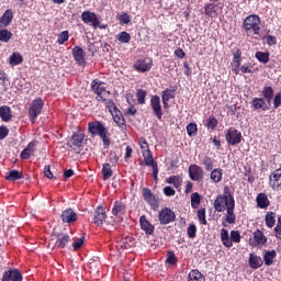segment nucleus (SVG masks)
I'll return each mask as SVG.
<instances>
[{
    "label": "nucleus",
    "mask_w": 281,
    "mask_h": 281,
    "mask_svg": "<svg viewBox=\"0 0 281 281\" xmlns=\"http://www.w3.org/2000/svg\"><path fill=\"white\" fill-rule=\"evenodd\" d=\"M196 131H198V127H196L195 123H190L187 126V133L190 137H194V135H196Z\"/></svg>",
    "instance_id": "nucleus-53"
},
{
    "label": "nucleus",
    "mask_w": 281,
    "mask_h": 281,
    "mask_svg": "<svg viewBox=\"0 0 281 281\" xmlns=\"http://www.w3.org/2000/svg\"><path fill=\"white\" fill-rule=\"evenodd\" d=\"M0 117L2 122H10L12 120V109L8 105L0 106Z\"/></svg>",
    "instance_id": "nucleus-26"
},
{
    "label": "nucleus",
    "mask_w": 281,
    "mask_h": 281,
    "mask_svg": "<svg viewBox=\"0 0 281 281\" xmlns=\"http://www.w3.org/2000/svg\"><path fill=\"white\" fill-rule=\"evenodd\" d=\"M164 194L166 196H175L176 191H175V189H172V187H165L164 188Z\"/></svg>",
    "instance_id": "nucleus-60"
},
{
    "label": "nucleus",
    "mask_w": 281,
    "mask_h": 281,
    "mask_svg": "<svg viewBox=\"0 0 281 281\" xmlns=\"http://www.w3.org/2000/svg\"><path fill=\"white\" fill-rule=\"evenodd\" d=\"M57 238V247L59 249H65L67 245L71 241V237L65 233H59L56 235Z\"/></svg>",
    "instance_id": "nucleus-22"
},
{
    "label": "nucleus",
    "mask_w": 281,
    "mask_h": 281,
    "mask_svg": "<svg viewBox=\"0 0 281 281\" xmlns=\"http://www.w3.org/2000/svg\"><path fill=\"white\" fill-rule=\"evenodd\" d=\"M206 126L207 128H216V126H218V120H216V117L214 116H209L207 121H206Z\"/></svg>",
    "instance_id": "nucleus-52"
},
{
    "label": "nucleus",
    "mask_w": 281,
    "mask_h": 281,
    "mask_svg": "<svg viewBox=\"0 0 281 281\" xmlns=\"http://www.w3.org/2000/svg\"><path fill=\"white\" fill-rule=\"evenodd\" d=\"M204 13L206 14V16H210L211 19H214V16L218 15V12H216V4H206L204 7Z\"/></svg>",
    "instance_id": "nucleus-31"
},
{
    "label": "nucleus",
    "mask_w": 281,
    "mask_h": 281,
    "mask_svg": "<svg viewBox=\"0 0 281 281\" xmlns=\"http://www.w3.org/2000/svg\"><path fill=\"white\" fill-rule=\"evenodd\" d=\"M252 106L255 109H262V111H267L265 99L262 98L252 99Z\"/></svg>",
    "instance_id": "nucleus-42"
},
{
    "label": "nucleus",
    "mask_w": 281,
    "mask_h": 281,
    "mask_svg": "<svg viewBox=\"0 0 281 281\" xmlns=\"http://www.w3.org/2000/svg\"><path fill=\"white\" fill-rule=\"evenodd\" d=\"M255 56L257 60H259V63H263V65L269 63V53L257 52Z\"/></svg>",
    "instance_id": "nucleus-46"
},
{
    "label": "nucleus",
    "mask_w": 281,
    "mask_h": 281,
    "mask_svg": "<svg viewBox=\"0 0 281 281\" xmlns=\"http://www.w3.org/2000/svg\"><path fill=\"white\" fill-rule=\"evenodd\" d=\"M10 133V131L8 130V127L5 126H1L0 127V140L1 139H5L7 135Z\"/></svg>",
    "instance_id": "nucleus-61"
},
{
    "label": "nucleus",
    "mask_w": 281,
    "mask_h": 281,
    "mask_svg": "<svg viewBox=\"0 0 281 281\" xmlns=\"http://www.w3.org/2000/svg\"><path fill=\"white\" fill-rule=\"evenodd\" d=\"M189 177L192 181H201L203 179V168L198 165H190Z\"/></svg>",
    "instance_id": "nucleus-12"
},
{
    "label": "nucleus",
    "mask_w": 281,
    "mask_h": 281,
    "mask_svg": "<svg viewBox=\"0 0 281 281\" xmlns=\"http://www.w3.org/2000/svg\"><path fill=\"white\" fill-rule=\"evenodd\" d=\"M146 95H147L146 90H142V89L137 90L136 98H137L138 104H146Z\"/></svg>",
    "instance_id": "nucleus-48"
},
{
    "label": "nucleus",
    "mask_w": 281,
    "mask_h": 281,
    "mask_svg": "<svg viewBox=\"0 0 281 281\" xmlns=\"http://www.w3.org/2000/svg\"><path fill=\"white\" fill-rule=\"evenodd\" d=\"M267 243V236H265V233L262 231L257 229L254 233V240L250 239L249 245L251 247H258L259 245H265Z\"/></svg>",
    "instance_id": "nucleus-13"
},
{
    "label": "nucleus",
    "mask_w": 281,
    "mask_h": 281,
    "mask_svg": "<svg viewBox=\"0 0 281 281\" xmlns=\"http://www.w3.org/2000/svg\"><path fill=\"white\" fill-rule=\"evenodd\" d=\"M188 281H205V277L199 270H192L189 273Z\"/></svg>",
    "instance_id": "nucleus-33"
},
{
    "label": "nucleus",
    "mask_w": 281,
    "mask_h": 281,
    "mask_svg": "<svg viewBox=\"0 0 281 281\" xmlns=\"http://www.w3.org/2000/svg\"><path fill=\"white\" fill-rule=\"evenodd\" d=\"M103 82L95 79L92 81L91 87H92V91L98 95L97 100L101 101L104 100V98H106V95H109V91H106V88H104Z\"/></svg>",
    "instance_id": "nucleus-5"
},
{
    "label": "nucleus",
    "mask_w": 281,
    "mask_h": 281,
    "mask_svg": "<svg viewBox=\"0 0 281 281\" xmlns=\"http://www.w3.org/2000/svg\"><path fill=\"white\" fill-rule=\"evenodd\" d=\"M102 175H103L104 181H108L110 177H113V170L111 169V164L109 162L103 164Z\"/></svg>",
    "instance_id": "nucleus-38"
},
{
    "label": "nucleus",
    "mask_w": 281,
    "mask_h": 281,
    "mask_svg": "<svg viewBox=\"0 0 281 281\" xmlns=\"http://www.w3.org/2000/svg\"><path fill=\"white\" fill-rule=\"evenodd\" d=\"M114 122L120 126V128H126V123L124 121V116L119 111V113L113 112Z\"/></svg>",
    "instance_id": "nucleus-36"
},
{
    "label": "nucleus",
    "mask_w": 281,
    "mask_h": 281,
    "mask_svg": "<svg viewBox=\"0 0 281 281\" xmlns=\"http://www.w3.org/2000/svg\"><path fill=\"white\" fill-rule=\"evenodd\" d=\"M203 166L207 172H212V170H214V161L207 156L203 159Z\"/></svg>",
    "instance_id": "nucleus-47"
},
{
    "label": "nucleus",
    "mask_w": 281,
    "mask_h": 281,
    "mask_svg": "<svg viewBox=\"0 0 281 281\" xmlns=\"http://www.w3.org/2000/svg\"><path fill=\"white\" fill-rule=\"evenodd\" d=\"M144 159H145V166H155L157 162L153 158V153H150V149H147V151L144 154Z\"/></svg>",
    "instance_id": "nucleus-40"
},
{
    "label": "nucleus",
    "mask_w": 281,
    "mask_h": 281,
    "mask_svg": "<svg viewBox=\"0 0 281 281\" xmlns=\"http://www.w3.org/2000/svg\"><path fill=\"white\" fill-rule=\"evenodd\" d=\"M61 221L63 223H76L78 221V214L71 209H66L61 213Z\"/></svg>",
    "instance_id": "nucleus-18"
},
{
    "label": "nucleus",
    "mask_w": 281,
    "mask_h": 281,
    "mask_svg": "<svg viewBox=\"0 0 281 281\" xmlns=\"http://www.w3.org/2000/svg\"><path fill=\"white\" fill-rule=\"evenodd\" d=\"M44 175L48 179H54V173H52V169L49 168V166L44 167Z\"/></svg>",
    "instance_id": "nucleus-63"
},
{
    "label": "nucleus",
    "mask_w": 281,
    "mask_h": 281,
    "mask_svg": "<svg viewBox=\"0 0 281 281\" xmlns=\"http://www.w3.org/2000/svg\"><path fill=\"white\" fill-rule=\"evenodd\" d=\"M117 42L119 43H131V34L127 32L123 31L119 35H116Z\"/></svg>",
    "instance_id": "nucleus-45"
},
{
    "label": "nucleus",
    "mask_w": 281,
    "mask_h": 281,
    "mask_svg": "<svg viewBox=\"0 0 281 281\" xmlns=\"http://www.w3.org/2000/svg\"><path fill=\"white\" fill-rule=\"evenodd\" d=\"M278 256V252L276 250H267L263 255V262L267 267H271L273 265V260Z\"/></svg>",
    "instance_id": "nucleus-28"
},
{
    "label": "nucleus",
    "mask_w": 281,
    "mask_h": 281,
    "mask_svg": "<svg viewBox=\"0 0 281 281\" xmlns=\"http://www.w3.org/2000/svg\"><path fill=\"white\" fill-rule=\"evenodd\" d=\"M266 43H268L269 45H276L278 43V40H276V36L273 35H267Z\"/></svg>",
    "instance_id": "nucleus-62"
},
{
    "label": "nucleus",
    "mask_w": 281,
    "mask_h": 281,
    "mask_svg": "<svg viewBox=\"0 0 281 281\" xmlns=\"http://www.w3.org/2000/svg\"><path fill=\"white\" fill-rule=\"evenodd\" d=\"M224 194L225 195H218L215 199L214 209L216 212H225L226 210V223L234 225V223H236V213H234L236 201L232 193H229V187L224 188Z\"/></svg>",
    "instance_id": "nucleus-1"
},
{
    "label": "nucleus",
    "mask_w": 281,
    "mask_h": 281,
    "mask_svg": "<svg viewBox=\"0 0 281 281\" xmlns=\"http://www.w3.org/2000/svg\"><path fill=\"white\" fill-rule=\"evenodd\" d=\"M270 204H271V202L269 201V196H267L266 193H259L257 195L258 207H260L261 210H265V209L269 207Z\"/></svg>",
    "instance_id": "nucleus-25"
},
{
    "label": "nucleus",
    "mask_w": 281,
    "mask_h": 281,
    "mask_svg": "<svg viewBox=\"0 0 281 281\" xmlns=\"http://www.w3.org/2000/svg\"><path fill=\"white\" fill-rule=\"evenodd\" d=\"M177 218L175 211H171L169 207H165L159 212V223L160 225H168Z\"/></svg>",
    "instance_id": "nucleus-4"
},
{
    "label": "nucleus",
    "mask_w": 281,
    "mask_h": 281,
    "mask_svg": "<svg viewBox=\"0 0 281 281\" xmlns=\"http://www.w3.org/2000/svg\"><path fill=\"white\" fill-rule=\"evenodd\" d=\"M103 102H105V106L106 109H109L110 113L113 115V113H120V110H117V106L115 105V103L113 102V100L111 99H106V97H104V99H101Z\"/></svg>",
    "instance_id": "nucleus-35"
},
{
    "label": "nucleus",
    "mask_w": 281,
    "mask_h": 281,
    "mask_svg": "<svg viewBox=\"0 0 281 281\" xmlns=\"http://www.w3.org/2000/svg\"><path fill=\"white\" fill-rule=\"evenodd\" d=\"M166 262L168 265H177V256L172 251H169L167 254Z\"/></svg>",
    "instance_id": "nucleus-55"
},
{
    "label": "nucleus",
    "mask_w": 281,
    "mask_h": 281,
    "mask_svg": "<svg viewBox=\"0 0 281 281\" xmlns=\"http://www.w3.org/2000/svg\"><path fill=\"white\" fill-rule=\"evenodd\" d=\"M210 179L214 183H221V181H223V169L221 168L212 169Z\"/></svg>",
    "instance_id": "nucleus-29"
},
{
    "label": "nucleus",
    "mask_w": 281,
    "mask_h": 281,
    "mask_svg": "<svg viewBox=\"0 0 281 281\" xmlns=\"http://www.w3.org/2000/svg\"><path fill=\"white\" fill-rule=\"evenodd\" d=\"M269 186L272 188V190H278L281 186V168L274 170L269 176Z\"/></svg>",
    "instance_id": "nucleus-11"
},
{
    "label": "nucleus",
    "mask_w": 281,
    "mask_h": 281,
    "mask_svg": "<svg viewBox=\"0 0 281 281\" xmlns=\"http://www.w3.org/2000/svg\"><path fill=\"white\" fill-rule=\"evenodd\" d=\"M273 104H274V109H278V108L281 105V94H280V93H278V94L274 97Z\"/></svg>",
    "instance_id": "nucleus-64"
},
{
    "label": "nucleus",
    "mask_w": 281,
    "mask_h": 281,
    "mask_svg": "<svg viewBox=\"0 0 281 281\" xmlns=\"http://www.w3.org/2000/svg\"><path fill=\"white\" fill-rule=\"evenodd\" d=\"M198 218L201 225H207V220H205V209H201L198 211Z\"/></svg>",
    "instance_id": "nucleus-54"
},
{
    "label": "nucleus",
    "mask_w": 281,
    "mask_h": 281,
    "mask_svg": "<svg viewBox=\"0 0 281 281\" xmlns=\"http://www.w3.org/2000/svg\"><path fill=\"white\" fill-rule=\"evenodd\" d=\"M38 142H31L25 149L21 153V159H30L34 153H36V146Z\"/></svg>",
    "instance_id": "nucleus-19"
},
{
    "label": "nucleus",
    "mask_w": 281,
    "mask_h": 281,
    "mask_svg": "<svg viewBox=\"0 0 281 281\" xmlns=\"http://www.w3.org/2000/svg\"><path fill=\"white\" fill-rule=\"evenodd\" d=\"M140 229L150 236L155 232V226L145 217V215L139 218Z\"/></svg>",
    "instance_id": "nucleus-20"
},
{
    "label": "nucleus",
    "mask_w": 281,
    "mask_h": 281,
    "mask_svg": "<svg viewBox=\"0 0 281 281\" xmlns=\"http://www.w3.org/2000/svg\"><path fill=\"white\" fill-rule=\"evenodd\" d=\"M55 247H58V239L56 238V235H53L48 241V249H55Z\"/></svg>",
    "instance_id": "nucleus-59"
},
{
    "label": "nucleus",
    "mask_w": 281,
    "mask_h": 281,
    "mask_svg": "<svg viewBox=\"0 0 281 281\" xmlns=\"http://www.w3.org/2000/svg\"><path fill=\"white\" fill-rule=\"evenodd\" d=\"M187 233H188L189 238H196V226L194 224H191L188 227Z\"/></svg>",
    "instance_id": "nucleus-57"
},
{
    "label": "nucleus",
    "mask_w": 281,
    "mask_h": 281,
    "mask_svg": "<svg viewBox=\"0 0 281 281\" xmlns=\"http://www.w3.org/2000/svg\"><path fill=\"white\" fill-rule=\"evenodd\" d=\"M172 93L173 92L170 89H166L162 91L161 100H162L164 109H168V102H170V99L175 98Z\"/></svg>",
    "instance_id": "nucleus-30"
},
{
    "label": "nucleus",
    "mask_w": 281,
    "mask_h": 281,
    "mask_svg": "<svg viewBox=\"0 0 281 281\" xmlns=\"http://www.w3.org/2000/svg\"><path fill=\"white\" fill-rule=\"evenodd\" d=\"M85 245V237L78 238L72 243L74 250L80 249Z\"/></svg>",
    "instance_id": "nucleus-58"
},
{
    "label": "nucleus",
    "mask_w": 281,
    "mask_h": 281,
    "mask_svg": "<svg viewBox=\"0 0 281 281\" xmlns=\"http://www.w3.org/2000/svg\"><path fill=\"white\" fill-rule=\"evenodd\" d=\"M81 20L87 25L91 24L94 30H97L98 25H100V19L98 18V14L91 12V11H85L81 14Z\"/></svg>",
    "instance_id": "nucleus-6"
},
{
    "label": "nucleus",
    "mask_w": 281,
    "mask_h": 281,
    "mask_svg": "<svg viewBox=\"0 0 281 281\" xmlns=\"http://www.w3.org/2000/svg\"><path fill=\"white\" fill-rule=\"evenodd\" d=\"M262 95L267 100V102H271V100H273V88L265 87L262 90Z\"/></svg>",
    "instance_id": "nucleus-44"
},
{
    "label": "nucleus",
    "mask_w": 281,
    "mask_h": 281,
    "mask_svg": "<svg viewBox=\"0 0 281 281\" xmlns=\"http://www.w3.org/2000/svg\"><path fill=\"white\" fill-rule=\"evenodd\" d=\"M262 265H265V261L262 260L261 257H258L254 254H250V256H249V267L251 269H260V267H262Z\"/></svg>",
    "instance_id": "nucleus-24"
},
{
    "label": "nucleus",
    "mask_w": 281,
    "mask_h": 281,
    "mask_svg": "<svg viewBox=\"0 0 281 281\" xmlns=\"http://www.w3.org/2000/svg\"><path fill=\"white\" fill-rule=\"evenodd\" d=\"M124 212H126V206L124 205V203L122 202H114V206L112 209V214L114 216H117V214H124Z\"/></svg>",
    "instance_id": "nucleus-32"
},
{
    "label": "nucleus",
    "mask_w": 281,
    "mask_h": 281,
    "mask_svg": "<svg viewBox=\"0 0 281 281\" xmlns=\"http://www.w3.org/2000/svg\"><path fill=\"white\" fill-rule=\"evenodd\" d=\"M2 281H23V276L18 269H10L2 276Z\"/></svg>",
    "instance_id": "nucleus-15"
},
{
    "label": "nucleus",
    "mask_w": 281,
    "mask_h": 281,
    "mask_svg": "<svg viewBox=\"0 0 281 281\" xmlns=\"http://www.w3.org/2000/svg\"><path fill=\"white\" fill-rule=\"evenodd\" d=\"M150 106L158 120L164 117V112L161 111V99L159 95H151L150 98Z\"/></svg>",
    "instance_id": "nucleus-8"
},
{
    "label": "nucleus",
    "mask_w": 281,
    "mask_h": 281,
    "mask_svg": "<svg viewBox=\"0 0 281 281\" xmlns=\"http://www.w3.org/2000/svg\"><path fill=\"white\" fill-rule=\"evenodd\" d=\"M67 41H69V31H63L58 35L57 43H58V45H65V43H67Z\"/></svg>",
    "instance_id": "nucleus-49"
},
{
    "label": "nucleus",
    "mask_w": 281,
    "mask_h": 281,
    "mask_svg": "<svg viewBox=\"0 0 281 281\" xmlns=\"http://www.w3.org/2000/svg\"><path fill=\"white\" fill-rule=\"evenodd\" d=\"M221 240L227 249H231V247H234V244L229 239V232L226 228L221 229Z\"/></svg>",
    "instance_id": "nucleus-27"
},
{
    "label": "nucleus",
    "mask_w": 281,
    "mask_h": 281,
    "mask_svg": "<svg viewBox=\"0 0 281 281\" xmlns=\"http://www.w3.org/2000/svg\"><path fill=\"white\" fill-rule=\"evenodd\" d=\"M266 225L271 228L276 225V212H268L266 215Z\"/></svg>",
    "instance_id": "nucleus-41"
},
{
    "label": "nucleus",
    "mask_w": 281,
    "mask_h": 281,
    "mask_svg": "<svg viewBox=\"0 0 281 281\" xmlns=\"http://www.w3.org/2000/svg\"><path fill=\"white\" fill-rule=\"evenodd\" d=\"M183 180L180 178V176H171L168 179V183H171L172 186H175V188H179Z\"/></svg>",
    "instance_id": "nucleus-50"
},
{
    "label": "nucleus",
    "mask_w": 281,
    "mask_h": 281,
    "mask_svg": "<svg viewBox=\"0 0 281 281\" xmlns=\"http://www.w3.org/2000/svg\"><path fill=\"white\" fill-rule=\"evenodd\" d=\"M10 38H12V32L3 29L0 30V41L1 43H9Z\"/></svg>",
    "instance_id": "nucleus-43"
},
{
    "label": "nucleus",
    "mask_w": 281,
    "mask_h": 281,
    "mask_svg": "<svg viewBox=\"0 0 281 281\" xmlns=\"http://www.w3.org/2000/svg\"><path fill=\"white\" fill-rule=\"evenodd\" d=\"M243 139V134L238 133V130H229L226 133V142L232 146H236V144H240Z\"/></svg>",
    "instance_id": "nucleus-10"
},
{
    "label": "nucleus",
    "mask_w": 281,
    "mask_h": 281,
    "mask_svg": "<svg viewBox=\"0 0 281 281\" xmlns=\"http://www.w3.org/2000/svg\"><path fill=\"white\" fill-rule=\"evenodd\" d=\"M104 221H106V211H104V207L98 206L94 211L93 223L100 226L103 225Z\"/></svg>",
    "instance_id": "nucleus-16"
},
{
    "label": "nucleus",
    "mask_w": 281,
    "mask_h": 281,
    "mask_svg": "<svg viewBox=\"0 0 281 281\" xmlns=\"http://www.w3.org/2000/svg\"><path fill=\"white\" fill-rule=\"evenodd\" d=\"M201 204V195L199 193H192L191 195V205L192 207H199Z\"/></svg>",
    "instance_id": "nucleus-51"
},
{
    "label": "nucleus",
    "mask_w": 281,
    "mask_h": 281,
    "mask_svg": "<svg viewBox=\"0 0 281 281\" xmlns=\"http://www.w3.org/2000/svg\"><path fill=\"white\" fill-rule=\"evenodd\" d=\"M134 69L142 74H146V71H150L153 69V60L138 59L134 63Z\"/></svg>",
    "instance_id": "nucleus-9"
},
{
    "label": "nucleus",
    "mask_w": 281,
    "mask_h": 281,
    "mask_svg": "<svg viewBox=\"0 0 281 281\" xmlns=\"http://www.w3.org/2000/svg\"><path fill=\"white\" fill-rule=\"evenodd\" d=\"M231 243H240V232L238 231L231 232Z\"/></svg>",
    "instance_id": "nucleus-56"
},
{
    "label": "nucleus",
    "mask_w": 281,
    "mask_h": 281,
    "mask_svg": "<svg viewBox=\"0 0 281 281\" xmlns=\"http://www.w3.org/2000/svg\"><path fill=\"white\" fill-rule=\"evenodd\" d=\"M260 25V16L249 15L244 21V30L249 31L252 27Z\"/></svg>",
    "instance_id": "nucleus-17"
},
{
    "label": "nucleus",
    "mask_w": 281,
    "mask_h": 281,
    "mask_svg": "<svg viewBox=\"0 0 281 281\" xmlns=\"http://www.w3.org/2000/svg\"><path fill=\"white\" fill-rule=\"evenodd\" d=\"M19 179H23V175L19 170H11L5 177L7 181H19Z\"/></svg>",
    "instance_id": "nucleus-34"
},
{
    "label": "nucleus",
    "mask_w": 281,
    "mask_h": 281,
    "mask_svg": "<svg viewBox=\"0 0 281 281\" xmlns=\"http://www.w3.org/2000/svg\"><path fill=\"white\" fill-rule=\"evenodd\" d=\"M143 198L151 206L153 210H155L158 206L157 196L153 194V191H150V189H143Z\"/></svg>",
    "instance_id": "nucleus-14"
},
{
    "label": "nucleus",
    "mask_w": 281,
    "mask_h": 281,
    "mask_svg": "<svg viewBox=\"0 0 281 281\" xmlns=\"http://www.w3.org/2000/svg\"><path fill=\"white\" fill-rule=\"evenodd\" d=\"M14 19V13H12L11 9H8L3 15L0 18V27H8L12 23Z\"/></svg>",
    "instance_id": "nucleus-21"
},
{
    "label": "nucleus",
    "mask_w": 281,
    "mask_h": 281,
    "mask_svg": "<svg viewBox=\"0 0 281 281\" xmlns=\"http://www.w3.org/2000/svg\"><path fill=\"white\" fill-rule=\"evenodd\" d=\"M43 106H45V102H43V99L37 98L32 101L31 106L29 109V116L32 124L36 122V117L43 113Z\"/></svg>",
    "instance_id": "nucleus-3"
},
{
    "label": "nucleus",
    "mask_w": 281,
    "mask_h": 281,
    "mask_svg": "<svg viewBox=\"0 0 281 281\" xmlns=\"http://www.w3.org/2000/svg\"><path fill=\"white\" fill-rule=\"evenodd\" d=\"M121 25H128L131 23V15L126 12H122L116 16Z\"/></svg>",
    "instance_id": "nucleus-39"
},
{
    "label": "nucleus",
    "mask_w": 281,
    "mask_h": 281,
    "mask_svg": "<svg viewBox=\"0 0 281 281\" xmlns=\"http://www.w3.org/2000/svg\"><path fill=\"white\" fill-rule=\"evenodd\" d=\"M82 142H85V136L82 134H74L68 143L69 148L75 150V153H80L82 148Z\"/></svg>",
    "instance_id": "nucleus-7"
},
{
    "label": "nucleus",
    "mask_w": 281,
    "mask_h": 281,
    "mask_svg": "<svg viewBox=\"0 0 281 281\" xmlns=\"http://www.w3.org/2000/svg\"><path fill=\"white\" fill-rule=\"evenodd\" d=\"M88 131L91 135H99L105 146H111V138L106 136V127L100 121L88 123Z\"/></svg>",
    "instance_id": "nucleus-2"
},
{
    "label": "nucleus",
    "mask_w": 281,
    "mask_h": 281,
    "mask_svg": "<svg viewBox=\"0 0 281 281\" xmlns=\"http://www.w3.org/2000/svg\"><path fill=\"white\" fill-rule=\"evenodd\" d=\"M23 63V56L19 53H13L9 58V64L12 66L21 65Z\"/></svg>",
    "instance_id": "nucleus-37"
},
{
    "label": "nucleus",
    "mask_w": 281,
    "mask_h": 281,
    "mask_svg": "<svg viewBox=\"0 0 281 281\" xmlns=\"http://www.w3.org/2000/svg\"><path fill=\"white\" fill-rule=\"evenodd\" d=\"M72 56L78 65H85V50H82V47L76 46L72 48Z\"/></svg>",
    "instance_id": "nucleus-23"
}]
</instances>
